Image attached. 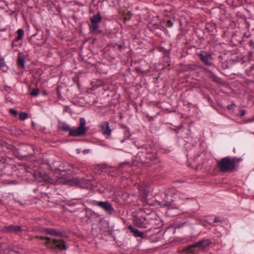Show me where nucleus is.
Here are the masks:
<instances>
[{
	"instance_id": "24",
	"label": "nucleus",
	"mask_w": 254,
	"mask_h": 254,
	"mask_svg": "<svg viewBox=\"0 0 254 254\" xmlns=\"http://www.w3.org/2000/svg\"><path fill=\"white\" fill-rule=\"evenodd\" d=\"M131 12H127V13L124 16V20L125 21L129 20L131 17Z\"/></svg>"
},
{
	"instance_id": "18",
	"label": "nucleus",
	"mask_w": 254,
	"mask_h": 254,
	"mask_svg": "<svg viewBox=\"0 0 254 254\" xmlns=\"http://www.w3.org/2000/svg\"><path fill=\"white\" fill-rule=\"evenodd\" d=\"M151 162L149 163L151 164V166H152L154 164H157L160 163V160L159 159L156 157L155 155L153 156V159H151Z\"/></svg>"
},
{
	"instance_id": "19",
	"label": "nucleus",
	"mask_w": 254,
	"mask_h": 254,
	"mask_svg": "<svg viewBox=\"0 0 254 254\" xmlns=\"http://www.w3.org/2000/svg\"><path fill=\"white\" fill-rule=\"evenodd\" d=\"M211 73V76H210V78H211L212 80V81L215 82H217V83H219L220 82V79L216 76V75H215L214 74H213V73L212 72H210Z\"/></svg>"
},
{
	"instance_id": "13",
	"label": "nucleus",
	"mask_w": 254,
	"mask_h": 254,
	"mask_svg": "<svg viewBox=\"0 0 254 254\" xmlns=\"http://www.w3.org/2000/svg\"><path fill=\"white\" fill-rule=\"evenodd\" d=\"M45 232L50 235H54L60 237H64V234L60 232V231L51 228H46L45 229Z\"/></svg>"
},
{
	"instance_id": "27",
	"label": "nucleus",
	"mask_w": 254,
	"mask_h": 254,
	"mask_svg": "<svg viewBox=\"0 0 254 254\" xmlns=\"http://www.w3.org/2000/svg\"><path fill=\"white\" fill-rule=\"evenodd\" d=\"M173 25V22L171 20H168L167 22L166 26L168 27H171Z\"/></svg>"
},
{
	"instance_id": "1",
	"label": "nucleus",
	"mask_w": 254,
	"mask_h": 254,
	"mask_svg": "<svg viewBox=\"0 0 254 254\" xmlns=\"http://www.w3.org/2000/svg\"><path fill=\"white\" fill-rule=\"evenodd\" d=\"M55 175L58 183L61 184H68L71 186L79 184L80 181L78 179H69L68 175L64 170H61L59 168L55 170Z\"/></svg>"
},
{
	"instance_id": "23",
	"label": "nucleus",
	"mask_w": 254,
	"mask_h": 254,
	"mask_svg": "<svg viewBox=\"0 0 254 254\" xmlns=\"http://www.w3.org/2000/svg\"><path fill=\"white\" fill-rule=\"evenodd\" d=\"M39 91V90L38 88L33 89L31 92L30 95L32 96H36L38 94Z\"/></svg>"
},
{
	"instance_id": "11",
	"label": "nucleus",
	"mask_w": 254,
	"mask_h": 254,
	"mask_svg": "<svg viewBox=\"0 0 254 254\" xmlns=\"http://www.w3.org/2000/svg\"><path fill=\"white\" fill-rule=\"evenodd\" d=\"M100 127L104 135L109 136L111 134L112 130L109 127V124L108 122H103L100 125Z\"/></svg>"
},
{
	"instance_id": "9",
	"label": "nucleus",
	"mask_w": 254,
	"mask_h": 254,
	"mask_svg": "<svg viewBox=\"0 0 254 254\" xmlns=\"http://www.w3.org/2000/svg\"><path fill=\"white\" fill-rule=\"evenodd\" d=\"M211 242L209 239H203L199 241L190 246L189 248H205L211 244Z\"/></svg>"
},
{
	"instance_id": "8",
	"label": "nucleus",
	"mask_w": 254,
	"mask_h": 254,
	"mask_svg": "<svg viewBox=\"0 0 254 254\" xmlns=\"http://www.w3.org/2000/svg\"><path fill=\"white\" fill-rule=\"evenodd\" d=\"M47 240L50 241V243L52 244L53 247L55 248L64 250H66L68 248L65 242L63 240L56 239L50 240L49 238H47Z\"/></svg>"
},
{
	"instance_id": "32",
	"label": "nucleus",
	"mask_w": 254,
	"mask_h": 254,
	"mask_svg": "<svg viewBox=\"0 0 254 254\" xmlns=\"http://www.w3.org/2000/svg\"><path fill=\"white\" fill-rule=\"evenodd\" d=\"M18 112H10L11 115L13 116H16L18 115Z\"/></svg>"
},
{
	"instance_id": "2",
	"label": "nucleus",
	"mask_w": 254,
	"mask_h": 254,
	"mask_svg": "<svg viewBox=\"0 0 254 254\" xmlns=\"http://www.w3.org/2000/svg\"><path fill=\"white\" fill-rule=\"evenodd\" d=\"M235 162L234 159H231L230 157L228 156L219 161L218 165L222 172H226L229 171H232L235 169Z\"/></svg>"
},
{
	"instance_id": "31",
	"label": "nucleus",
	"mask_w": 254,
	"mask_h": 254,
	"mask_svg": "<svg viewBox=\"0 0 254 254\" xmlns=\"http://www.w3.org/2000/svg\"><path fill=\"white\" fill-rule=\"evenodd\" d=\"M90 150L89 149H84L83 151V153L84 154H86L87 153H88L89 152Z\"/></svg>"
},
{
	"instance_id": "26",
	"label": "nucleus",
	"mask_w": 254,
	"mask_h": 254,
	"mask_svg": "<svg viewBox=\"0 0 254 254\" xmlns=\"http://www.w3.org/2000/svg\"><path fill=\"white\" fill-rule=\"evenodd\" d=\"M61 128L64 131H67L69 129V126L66 124L63 125Z\"/></svg>"
},
{
	"instance_id": "14",
	"label": "nucleus",
	"mask_w": 254,
	"mask_h": 254,
	"mask_svg": "<svg viewBox=\"0 0 254 254\" xmlns=\"http://www.w3.org/2000/svg\"><path fill=\"white\" fill-rule=\"evenodd\" d=\"M25 55L22 53H19L17 55V65L22 68L25 67Z\"/></svg>"
},
{
	"instance_id": "16",
	"label": "nucleus",
	"mask_w": 254,
	"mask_h": 254,
	"mask_svg": "<svg viewBox=\"0 0 254 254\" xmlns=\"http://www.w3.org/2000/svg\"><path fill=\"white\" fill-rule=\"evenodd\" d=\"M24 30L22 29H18L17 31V34L18 36L15 38V39L12 42V47L13 46L14 42L16 41H18L22 39L24 36Z\"/></svg>"
},
{
	"instance_id": "33",
	"label": "nucleus",
	"mask_w": 254,
	"mask_h": 254,
	"mask_svg": "<svg viewBox=\"0 0 254 254\" xmlns=\"http://www.w3.org/2000/svg\"><path fill=\"white\" fill-rule=\"evenodd\" d=\"M76 152H77V153H78V154L80 153V149H76Z\"/></svg>"
},
{
	"instance_id": "20",
	"label": "nucleus",
	"mask_w": 254,
	"mask_h": 254,
	"mask_svg": "<svg viewBox=\"0 0 254 254\" xmlns=\"http://www.w3.org/2000/svg\"><path fill=\"white\" fill-rule=\"evenodd\" d=\"M19 116L22 120H24L28 118V114L26 112H20Z\"/></svg>"
},
{
	"instance_id": "10",
	"label": "nucleus",
	"mask_w": 254,
	"mask_h": 254,
	"mask_svg": "<svg viewBox=\"0 0 254 254\" xmlns=\"http://www.w3.org/2000/svg\"><path fill=\"white\" fill-rule=\"evenodd\" d=\"M87 131L86 128L78 127L75 129H70L69 135L72 136H80L83 135Z\"/></svg>"
},
{
	"instance_id": "3",
	"label": "nucleus",
	"mask_w": 254,
	"mask_h": 254,
	"mask_svg": "<svg viewBox=\"0 0 254 254\" xmlns=\"http://www.w3.org/2000/svg\"><path fill=\"white\" fill-rule=\"evenodd\" d=\"M91 24H89V29L90 32L92 34L95 33H99L100 31L99 30V23L102 20V17L100 13L98 12L96 15L90 17Z\"/></svg>"
},
{
	"instance_id": "17",
	"label": "nucleus",
	"mask_w": 254,
	"mask_h": 254,
	"mask_svg": "<svg viewBox=\"0 0 254 254\" xmlns=\"http://www.w3.org/2000/svg\"><path fill=\"white\" fill-rule=\"evenodd\" d=\"M0 69L4 72L7 70V67L4 63V60L2 58H0Z\"/></svg>"
},
{
	"instance_id": "30",
	"label": "nucleus",
	"mask_w": 254,
	"mask_h": 254,
	"mask_svg": "<svg viewBox=\"0 0 254 254\" xmlns=\"http://www.w3.org/2000/svg\"><path fill=\"white\" fill-rule=\"evenodd\" d=\"M245 112H240L239 114H238V116L240 117V118H242L243 116H244Z\"/></svg>"
},
{
	"instance_id": "34",
	"label": "nucleus",
	"mask_w": 254,
	"mask_h": 254,
	"mask_svg": "<svg viewBox=\"0 0 254 254\" xmlns=\"http://www.w3.org/2000/svg\"><path fill=\"white\" fill-rule=\"evenodd\" d=\"M9 111L12 112V111H15V110H14V109H10V110H9Z\"/></svg>"
},
{
	"instance_id": "12",
	"label": "nucleus",
	"mask_w": 254,
	"mask_h": 254,
	"mask_svg": "<svg viewBox=\"0 0 254 254\" xmlns=\"http://www.w3.org/2000/svg\"><path fill=\"white\" fill-rule=\"evenodd\" d=\"M2 231L4 232H13L16 233L21 231V228L19 226L9 225L3 227L2 228Z\"/></svg>"
},
{
	"instance_id": "29",
	"label": "nucleus",
	"mask_w": 254,
	"mask_h": 254,
	"mask_svg": "<svg viewBox=\"0 0 254 254\" xmlns=\"http://www.w3.org/2000/svg\"><path fill=\"white\" fill-rule=\"evenodd\" d=\"M221 220H220V218L218 217H215L214 219V223H217V222H221Z\"/></svg>"
},
{
	"instance_id": "5",
	"label": "nucleus",
	"mask_w": 254,
	"mask_h": 254,
	"mask_svg": "<svg viewBox=\"0 0 254 254\" xmlns=\"http://www.w3.org/2000/svg\"><path fill=\"white\" fill-rule=\"evenodd\" d=\"M152 220V219L150 215H146V216L141 215L136 218L135 222L138 227L142 228H146L150 225Z\"/></svg>"
},
{
	"instance_id": "28",
	"label": "nucleus",
	"mask_w": 254,
	"mask_h": 254,
	"mask_svg": "<svg viewBox=\"0 0 254 254\" xmlns=\"http://www.w3.org/2000/svg\"><path fill=\"white\" fill-rule=\"evenodd\" d=\"M233 107H235V105L234 104L229 105L227 106V109L228 110H234Z\"/></svg>"
},
{
	"instance_id": "25",
	"label": "nucleus",
	"mask_w": 254,
	"mask_h": 254,
	"mask_svg": "<svg viewBox=\"0 0 254 254\" xmlns=\"http://www.w3.org/2000/svg\"><path fill=\"white\" fill-rule=\"evenodd\" d=\"M130 164V163L128 161H124L121 162L119 164V167L120 168H123L125 165H128Z\"/></svg>"
},
{
	"instance_id": "15",
	"label": "nucleus",
	"mask_w": 254,
	"mask_h": 254,
	"mask_svg": "<svg viewBox=\"0 0 254 254\" xmlns=\"http://www.w3.org/2000/svg\"><path fill=\"white\" fill-rule=\"evenodd\" d=\"M128 229L135 237L143 238L144 234L142 232L138 230L137 229L131 225H129L128 226Z\"/></svg>"
},
{
	"instance_id": "22",
	"label": "nucleus",
	"mask_w": 254,
	"mask_h": 254,
	"mask_svg": "<svg viewBox=\"0 0 254 254\" xmlns=\"http://www.w3.org/2000/svg\"><path fill=\"white\" fill-rule=\"evenodd\" d=\"M86 124L85 120L84 118H81L80 119V126L79 127H82V128H86L85 127Z\"/></svg>"
},
{
	"instance_id": "6",
	"label": "nucleus",
	"mask_w": 254,
	"mask_h": 254,
	"mask_svg": "<svg viewBox=\"0 0 254 254\" xmlns=\"http://www.w3.org/2000/svg\"><path fill=\"white\" fill-rule=\"evenodd\" d=\"M35 180L38 182H47L53 183L54 181L45 172H35L34 173Z\"/></svg>"
},
{
	"instance_id": "21",
	"label": "nucleus",
	"mask_w": 254,
	"mask_h": 254,
	"mask_svg": "<svg viewBox=\"0 0 254 254\" xmlns=\"http://www.w3.org/2000/svg\"><path fill=\"white\" fill-rule=\"evenodd\" d=\"M189 246L187 247L185 249V250L187 252L188 254H194L196 253V252L194 250V248H189Z\"/></svg>"
},
{
	"instance_id": "4",
	"label": "nucleus",
	"mask_w": 254,
	"mask_h": 254,
	"mask_svg": "<svg viewBox=\"0 0 254 254\" xmlns=\"http://www.w3.org/2000/svg\"><path fill=\"white\" fill-rule=\"evenodd\" d=\"M197 55L199 60L205 65L209 66L213 65V63L212 61V55L210 53L206 51H201L199 53H197Z\"/></svg>"
},
{
	"instance_id": "7",
	"label": "nucleus",
	"mask_w": 254,
	"mask_h": 254,
	"mask_svg": "<svg viewBox=\"0 0 254 254\" xmlns=\"http://www.w3.org/2000/svg\"><path fill=\"white\" fill-rule=\"evenodd\" d=\"M94 204L104 209L109 214H111L114 211L112 204L108 201H96Z\"/></svg>"
}]
</instances>
